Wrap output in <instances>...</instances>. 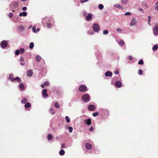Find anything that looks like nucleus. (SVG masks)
<instances>
[{"mask_svg":"<svg viewBox=\"0 0 158 158\" xmlns=\"http://www.w3.org/2000/svg\"><path fill=\"white\" fill-rule=\"evenodd\" d=\"M90 97L87 94L83 95L82 97V99L83 102H88L89 100Z\"/></svg>","mask_w":158,"mask_h":158,"instance_id":"1","label":"nucleus"},{"mask_svg":"<svg viewBox=\"0 0 158 158\" xmlns=\"http://www.w3.org/2000/svg\"><path fill=\"white\" fill-rule=\"evenodd\" d=\"M93 28L94 30L96 32L98 31L100 29L99 25L96 23L93 24Z\"/></svg>","mask_w":158,"mask_h":158,"instance_id":"2","label":"nucleus"},{"mask_svg":"<svg viewBox=\"0 0 158 158\" xmlns=\"http://www.w3.org/2000/svg\"><path fill=\"white\" fill-rule=\"evenodd\" d=\"M25 49L23 48H20L19 50H16L15 52V55H18L20 53H23L25 52Z\"/></svg>","mask_w":158,"mask_h":158,"instance_id":"3","label":"nucleus"},{"mask_svg":"<svg viewBox=\"0 0 158 158\" xmlns=\"http://www.w3.org/2000/svg\"><path fill=\"white\" fill-rule=\"evenodd\" d=\"M153 32L155 35H158V25H156L153 29Z\"/></svg>","mask_w":158,"mask_h":158,"instance_id":"4","label":"nucleus"},{"mask_svg":"<svg viewBox=\"0 0 158 158\" xmlns=\"http://www.w3.org/2000/svg\"><path fill=\"white\" fill-rule=\"evenodd\" d=\"M19 3L17 2H14L11 3L10 6L11 8H13L16 7L18 5Z\"/></svg>","mask_w":158,"mask_h":158,"instance_id":"5","label":"nucleus"},{"mask_svg":"<svg viewBox=\"0 0 158 158\" xmlns=\"http://www.w3.org/2000/svg\"><path fill=\"white\" fill-rule=\"evenodd\" d=\"M79 90L81 92H86L87 90L86 87L84 85H81L79 88Z\"/></svg>","mask_w":158,"mask_h":158,"instance_id":"6","label":"nucleus"},{"mask_svg":"<svg viewBox=\"0 0 158 158\" xmlns=\"http://www.w3.org/2000/svg\"><path fill=\"white\" fill-rule=\"evenodd\" d=\"M115 85L116 87L119 88L122 86V84L121 82L118 81L116 82Z\"/></svg>","mask_w":158,"mask_h":158,"instance_id":"7","label":"nucleus"},{"mask_svg":"<svg viewBox=\"0 0 158 158\" xmlns=\"http://www.w3.org/2000/svg\"><path fill=\"white\" fill-rule=\"evenodd\" d=\"M1 44L2 48H4L7 46V43L6 41L3 40L2 41Z\"/></svg>","mask_w":158,"mask_h":158,"instance_id":"8","label":"nucleus"},{"mask_svg":"<svg viewBox=\"0 0 158 158\" xmlns=\"http://www.w3.org/2000/svg\"><path fill=\"white\" fill-rule=\"evenodd\" d=\"M84 123L88 125H90L91 123L90 119H86L84 121Z\"/></svg>","mask_w":158,"mask_h":158,"instance_id":"9","label":"nucleus"},{"mask_svg":"<svg viewBox=\"0 0 158 158\" xmlns=\"http://www.w3.org/2000/svg\"><path fill=\"white\" fill-rule=\"evenodd\" d=\"M12 81L14 82V81H17L18 82H20L21 81V80L19 77H17L12 79Z\"/></svg>","mask_w":158,"mask_h":158,"instance_id":"10","label":"nucleus"},{"mask_svg":"<svg viewBox=\"0 0 158 158\" xmlns=\"http://www.w3.org/2000/svg\"><path fill=\"white\" fill-rule=\"evenodd\" d=\"M95 106L94 105H90L88 107V109L90 111H93L95 109Z\"/></svg>","mask_w":158,"mask_h":158,"instance_id":"11","label":"nucleus"},{"mask_svg":"<svg viewBox=\"0 0 158 158\" xmlns=\"http://www.w3.org/2000/svg\"><path fill=\"white\" fill-rule=\"evenodd\" d=\"M85 148L88 150H90L92 148V145L89 143H87L85 145Z\"/></svg>","mask_w":158,"mask_h":158,"instance_id":"12","label":"nucleus"},{"mask_svg":"<svg viewBox=\"0 0 158 158\" xmlns=\"http://www.w3.org/2000/svg\"><path fill=\"white\" fill-rule=\"evenodd\" d=\"M47 90L46 89H44L42 90L43 95L44 97H46L48 96V94L46 93Z\"/></svg>","mask_w":158,"mask_h":158,"instance_id":"13","label":"nucleus"},{"mask_svg":"<svg viewBox=\"0 0 158 158\" xmlns=\"http://www.w3.org/2000/svg\"><path fill=\"white\" fill-rule=\"evenodd\" d=\"M136 23V21L135 18H133L131 20L130 23V26H133Z\"/></svg>","mask_w":158,"mask_h":158,"instance_id":"14","label":"nucleus"},{"mask_svg":"<svg viewBox=\"0 0 158 158\" xmlns=\"http://www.w3.org/2000/svg\"><path fill=\"white\" fill-rule=\"evenodd\" d=\"M105 75L106 77H107V76L111 77L112 75V73L111 72H110L109 71H107L105 73Z\"/></svg>","mask_w":158,"mask_h":158,"instance_id":"15","label":"nucleus"},{"mask_svg":"<svg viewBox=\"0 0 158 158\" xmlns=\"http://www.w3.org/2000/svg\"><path fill=\"white\" fill-rule=\"evenodd\" d=\"M92 18V15L91 14H88L86 17V20L87 21H89Z\"/></svg>","mask_w":158,"mask_h":158,"instance_id":"16","label":"nucleus"},{"mask_svg":"<svg viewBox=\"0 0 158 158\" xmlns=\"http://www.w3.org/2000/svg\"><path fill=\"white\" fill-rule=\"evenodd\" d=\"M33 71L31 70H29L27 71V75L29 77H31L33 75Z\"/></svg>","mask_w":158,"mask_h":158,"instance_id":"17","label":"nucleus"},{"mask_svg":"<svg viewBox=\"0 0 158 158\" xmlns=\"http://www.w3.org/2000/svg\"><path fill=\"white\" fill-rule=\"evenodd\" d=\"M19 88L21 90H23L24 89L25 87L23 84L22 83L20 84L19 85Z\"/></svg>","mask_w":158,"mask_h":158,"instance_id":"18","label":"nucleus"},{"mask_svg":"<svg viewBox=\"0 0 158 158\" xmlns=\"http://www.w3.org/2000/svg\"><path fill=\"white\" fill-rule=\"evenodd\" d=\"M158 48V44H156L152 48V50L153 51H155L157 50Z\"/></svg>","mask_w":158,"mask_h":158,"instance_id":"19","label":"nucleus"},{"mask_svg":"<svg viewBox=\"0 0 158 158\" xmlns=\"http://www.w3.org/2000/svg\"><path fill=\"white\" fill-rule=\"evenodd\" d=\"M27 15V13L26 12H20L19 13V16L20 17H21L22 16H25Z\"/></svg>","mask_w":158,"mask_h":158,"instance_id":"20","label":"nucleus"},{"mask_svg":"<svg viewBox=\"0 0 158 158\" xmlns=\"http://www.w3.org/2000/svg\"><path fill=\"white\" fill-rule=\"evenodd\" d=\"M118 44L121 46H123L124 44V41L122 40H118Z\"/></svg>","mask_w":158,"mask_h":158,"instance_id":"21","label":"nucleus"},{"mask_svg":"<svg viewBox=\"0 0 158 158\" xmlns=\"http://www.w3.org/2000/svg\"><path fill=\"white\" fill-rule=\"evenodd\" d=\"M36 60L37 61L39 62L41 59V57L39 56H37L36 57Z\"/></svg>","mask_w":158,"mask_h":158,"instance_id":"22","label":"nucleus"},{"mask_svg":"<svg viewBox=\"0 0 158 158\" xmlns=\"http://www.w3.org/2000/svg\"><path fill=\"white\" fill-rule=\"evenodd\" d=\"M59 153L60 155L63 156L64 155L65 153V152L64 150H61L59 152Z\"/></svg>","mask_w":158,"mask_h":158,"instance_id":"23","label":"nucleus"},{"mask_svg":"<svg viewBox=\"0 0 158 158\" xmlns=\"http://www.w3.org/2000/svg\"><path fill=\"white\" fill-rule=\"evenodd\" d=\"M31 104L29 102H27L26 103L25 105V107L26 108H27L28 107H29L31 106Z\"/></svg>","mask_w":158,"mask_h":158,"instance_id":"24","label":"nucleus"},{"mask_svg":"<svg viewBox=\"0 0 158 158\" xmlns=\"http://www.w3.org/2000/svg\"><path fill=\"white\" fill-rule=\"evenodd\" d=\"M65 119L67 122L69 123L70 121V119L69 118V117L68 116H66L65 117Z\"/></svg>","mask_w":158,"mask_h":158,"instance_id":"25","label":"nucleus"},{"mask_svg":"<svg viewBox=\"0 0 158 158\" xmlns=\"http://www.w3.org/2000/svg\"><path fill=\"white\" fill-rule=\"evenodd\" d=\"M34 46V44L33 43L31 42L30 43V45H29V48L30 49L32 48Z\"/></svg>","mask_w":158,"mask_h":158,"instance_id":"26","label":"nucleus"},{"mask_svg":"<svg viewBox=\"0 0 158 158\" xmlns=\"http://www.w3.org/2000/svg\"><path fill=\"white\" fill-rule=\"evenodd\" d=\"M50 112L52 114H54L55 113V111L52 108H50Z\"/></svg>","mask_w":158,"mask_h":158,"instance_id":"27","label":"nucleus"},{"mask_svg":"<svg viewBox=\"0 0 158 158\" xmlns=\"http://www.w3.org/2000/svg\"><path fill=\"white\" fill-rule=\"evenodd\" d=\"M32 31L34 33H36L37 32L36 30V27L35 25L33 27Z\"/></svg>","mask_w":158,"mask_h":158,"instance_id":"28","label":"nucleus"},{"mask_svg":"<svg viewBox=\"0 0 158 158\" xmlns=\"http://www.w3.org/2000/svg\"><path fill=\"white\" fill-rule=\"evenodd\" d=\"M143 64V60L142 59H141L138 62V64L139 65H142Z\"/></svg>","mask_w":158,"mask_h":158,"instance_id":"29","label":"nucleus"},{"mask_svg":"<svg viewBox=\"0 0 158 158\" xmlns=\"http://www.w3.org/2000/svg\"><path fill=\"white\" fill-rule=\"evenodd\" d=\"M48 19L47 18H45L44 19L42 20V22L44 24V23L46 22L47 21H48ZM48 21H49V20H48Z\"/></svg>","mask_w":158,"mask_h":158,"instance_id":"30","label":"nucleus"},{"mask_svg":"<svg viewBox=\"0 0 158 158\" xmlns=\"http://www.w3.org/2000/svg\"><path fill=\"white\" fill-rule=\"evenodd\" d=\"M55 106L56 108H59L60 107L59 104L57 103H56L55 104Z\"/></svg>","mask_w":158,"mask_h":158,"instance_id":"31","label":"nucleus"},{"mask_svg":"<svg viewBox=\"0 0 158 158\" xmlns=\"http://www.w3.org/2000/svg\"><path fill=\"white\" fill-rule=\"evenodd\" d=\"M52 138V135H48L47 137V139L48 140L51 139Z\"/></svg>","mask_w":158,"mask_h":158,"instance_id":"32","label":"nucleus"},{"mask_svg":"<svg viewBox=\"0 0 158 158\" xmlns=\"http://www.w3.org/2000/svg\"><path fill=\"white\" fill-rule=\"evenodd\" d=\"M27 102V100L25 98L23 99L21 101V102L25 103Z\"/></svg>","mask_w":158,"mask_h":158,"instance_id":"33","label":"nucleus"},{"mask_svg":"<svg viewBox=\"0 0 158 158\" xmlns=\"http://www.w3.org/2000/svg\"><path fill=\"white\" fill-rule=\"evenodd\" d=\"M114 6L116 7L121 8V6L119 4H116L114 5Z\"/></svg>","mask_w":158,"mask_h":158,"instance_id":"34","label":"nucleus"},{"mask_svg":"<svg viewBox=\"0 0 158 158\" xmlns=\"http://www.w3.org/2000/svg\"><path fill=\"white\" fill-rule=\"evenodd\" d=\"M98 114V113L97 112L94 113L93 114V115L94 117L96 116Z\"/></svg>","mask_w":158,"mask_h":158,"instance_id":"35","label":"nucleus"},{"mask_svg":"<svg viewBox=\"0 0 158 158\" xmlns=\"http://www.w3.org/2000/svg\"><path fill=\"white\" fill-rule=\"evenodd\" d=\"M98 7L100 9H102L103 8V5L100 4L98 6Z\"/></svg>","mask_w":158,"mask_h":158,"instance_id":"36","label":"nucleus"},{"mask_svg":"<svg viewBox=\"0 0 158 158\" xmlns=\"http://www.w3.org/2000/svg\"><path fill=\"white\" fill-rule=\"evenodd\" d=\"M13 75L12 74H10L9 75V76L8 78L9 79H12V78L13 77Z\"/></svg>","mask_w":158,"mask_h":158,"instance_id":"37","label":"nucleus"},{"mask_svg":"<svg viewBox=\"0 0 158 158\" xmlns=\"http://www.w3.org/2000/svg\"><path fill=\"white\" fill-rule=\"evenodd\" d=\"M108 30H104L103 31V34H105V35L107 34H108Z\"/></svg>","mask_w":158,"mask_h":158,"instance_id":"38","label":"nucleus"},{"mask_svg":"<svg viewBox=\"0 0 158 158\" xmlns=\"http://www.w3.org/2000/svg\"><path fill=\"white\" fill-rule=\"evenodd\" d=\"M19 30H20L21 31H22L24 30V27L23 26H21L19 27Z\"/></svg>","mask_w":158,"mask_h":158,"instance_id":"39","label":"nucleus"},{"mask_svg":"<svg viewBox=\"0 0 158 158\" xmlns=\"http://www.w3.org/2000/svg\"><path fill=\"white\" fill-rule=\"evenodd\" d=\"M68 128H69V129L70 132V133L72 132L73 130V128L71 127H68Z\"/></svg>","mask_w":158,"mask_h":158,"instance_id":"40","label":"nucleus"},{"mask_svg":"<svg viewBox=\"0 0 158 158\" xmlns=\"http://www.w3.org/2000/svg\"><path fill=\"white\" fill-rule=\"evenodd\" d=\"M49 84V82L47 81L45 82L44 83V85L45 86H48Z\"/></svg>","mask_w":158,"mask_h":158,"instance_id":"41","label":"nucleus"},{"mask_svg":"<svg viewBox=\"0 0 158 158\" xmlns=\"http://www.w3.org/2000/svg\"><path fill=\"white\" fill-rule=\"evenodd\" d=\"M143 71L141 70H139L138 71V74L139 75L142 74Z\"/></svg>","mask_w":158,"mask_h":158,"instance_id":"42","label":"nucleus"},{"mask_svg":"<svg viewBox=\"0 0 158 158\" xmlns=\"http://www.w3.org/2000/svg\"><path fill=\"white\" fill-rule=\"evenodd\" d=\"M24 59L23 57H21L20 58V61L21 62H23L24 61Z\"/></svg>","mask_w":158,"mask_h":158,"instance_id":"43","label":"nucleus"},{"mask_svg":"<svg viewBox=\"0 0 158 158\" xmlns=\"http://www.w3.org/2000/svg\"><path fill=\"white\" fill-rule=\"evenodd\" d=\"M48 23L47 26L48 28H49L51 27V24L50 23H48Z\"/></svg>","mask_w":158,"mask_h":158,"instance_id":"44","label":"nucleus"},{"mask_svg":"<svg viewBox=\"0 0 158 158\" xmlns=\"http://www.w3.org/2000/svg\"><path fill=\"white\" fill-rule=\"evenodd\" d=\"M94 34V32L93 31L91 32H88V34L90 35H93Z\"/></svg>","mask_w":158,"mask_h":158,"instance_id":"45","label":"nucleus"},{"mask_svg":"<svg viewBox=\"0 0 158 158\" xmlns=\"http://www.w3.org/2000/svg\"><path fill=\"white\" fill-rule=\"evenodd\" d=\"M9 16L10 18H11L13 16V14L12 13H10L9 14Z\"/></svg>","mask_w":158,"mask_h":158,"instance_id":"46","label":"nucleus"},{"mask_svg":"<svg viewBox=\"0 0 158 158\" xmlns=\"http://www.w3.org/2000/svg\"><path fill=\"white\" fill-rule=\"evenodd\" d=\"M127 2V0H122V2L123 3H126Z\"/></svg>","mask_w":158,"mask_h":158,"instance_id":"47","label":"nucleus"},{"mask_svg":"<svg viewBox=\"0 0 158 158\" xmlns=\"http://www.w3.org/2000/svg\"><path fill=\"white\" fill-rule=\"evenodd\" d=\"M61 148H65V145L64 144H62L61 145Z\"/></svg>","mask_w":158,"mask_h":158,"instance_id":"48","label":"nucleus"},{"mask_svg":"<svg viewBox=\"0 0 158 158\" xmlns=\"http://www.w3.org/2000/svg\"><path fill=\"white\" fill-rule=\"evenodd\" d=\"M27 8L26 7H24L22 8V10L23 11H25L27 10Z\"/></svg>","mask_w":158,"mask_h":158,"instance_id":"49","label":"nucleus"},{"mask_svg":"<svg viewBox=\"0 0 158 158\" xmlns=\"http://www.w3.org/2000/svg\"><path fill=\"white\" fill-rule=\"evenodd\" d=\"M119 71L118 70H116L114 72V73L116 74H117L118 73Z\"/></svg>","mask_w":158,"mask_h":158,"instance_id":"50","label":"nucleus"},{"mask_svg":"<svg viewBox=\"0 0 158 158\" xmlns=\"http://www.w3.org/2000/svg\"><path fill=\"white\" fill-rule=\"evenodd\" d=\"M93 128L92 127H91L89 129V130L90 131H93Z\"/></svg>","mask_w":158,"mask_h":158,"instance_id":"51","label":"nucleus"},{"mask_svg":"<svg viewBox=\"0 0 158 158\" xmlns=\"http://www.w3.org/2000/svg\"><path fill=\"white\" fill-rule=\"evenodd\" d=\"M89 0H81V2H84L88 1Z\"/></svg>","mask_w":158,"mask_h":158,"instance_id":"52","label":"nucleus"},{"mask_svg":"<svg viewBox=\"0 0 158 158\" xmlns=\"http://www.w3.org/2000/svg\"><path fill=\"white\" fill-rule=\"evenodd\" d=\"M139 10L141 11V12H143V9H142V8H139Z\"/></svg>","mask_w":158,"mask_h":158,"instance_id":"53","label":"nucleus"},{"mask_svg":"<svg viewBox=\"0 0 158 158\" xmlns=\"http://www.w3.org/2000/svg\"><path fill=\"white\" fill-rule=\"evenodd\" d=\"M117 31L121 32L122 31V30L121 29L118 28V29H117Z\"/></svg>","mask_w":158,"mask_h":158,"instance_id":"54","label":"nucleus"},{"mask_svg":"<svg viewBox=\"0 0 158 158\" xmlns=\"http://www.w3.org/2000/svg\"><path fill=\"white\" fill-rule=\"evenodd\" d=\"M151 18V16H148V22H150L151 21V20H150Z\"/></svg>","mask_w":158,"mask_h":158,"instance_id":"55","label":"nucleus"},{"mask_svg":"<svg viewBox=\"0 0 158 158\" xmlns=\"http://www.w3.org/2000/svg\"><path fill=\"white\" fill-rule=\"evenodd\" d=\"M132 59V57L131 56H129V60H131Z\"/></svg>","mask_w":158,"mask_h":158,"instance_id":"56","label":"nucleus"},{"mask_svg":"<svg viewBox=\"0 0 158 158\" xmlns=\"http://www.w3.org/2000/svg\"><path fill=\"white\" fill-rule=\"evenodd\" d=\"M20 64L21 65L23 66L25 65V63H20Z\"/></svg>","mask_w":158,"mask_h":158,"instance_id":"57","label":"nucleus"},{"mask_svg":"<svg viewBox=\"0 0 158 158\" xmlns=\"http://www.w3.org/2000/svg\"><path fill=\"white\" fill-rule=\"evenodd\" d=\"M125 15H128V12H127L124 14Z\"/></svg>","mask_w":158,"mask_h":158,"instance_id":"58","label":"nucleus"},{"mask_svg":"<svg viewBox=\"0 0 158 158\" xmlns=\"http://www.w3.org/2000/svg\"><path fill=\"white\" fill-rule=\"evenodd\" d=\"M40 29L39 28H38L37 29V30H36V31H37V32L39 31H40Z\"/></svg>","mask_w":158,"mask_h":158,"instance_id":"59","label":"nucleus"},{"mask_svg":"<svg viewBox=\"0 0 158 158\" xmlns=\"http://www.w3.org/2000/svg\"><path fill=\"white\" fill-rule=\"evenodd\" d=\"M156 9L157 11H158V5L156 6Z\"/></svg>","mask_w":158,"mask_h":158,"instance_id":"60","label":"nucleus"},{"mask_svg":"<svg viewBox=\"0 0 158 158\" xmlns=\"http://www.w3.org/2000/svg\"><path fill=\"white\" fill-rule=\"evenodd\" d=\"M41 86L42 87V88H44V85H43L42 84V85H41Z\"/></svg>","mask_w":158,"mask_h":158,"instance_id":"61","label":"nucleus"},{"mask_svg":"<svg viewBox=\"0 0 158 158\" xmlns=\"http://www.w3.org/2000/svg\"><path fill=\"white\" fill-rule=\"evenodd\" d=\"M150 22H148V23L150 25H151V23H150Z\"/></svg>","mask_w":158,"mask_h":158,"instance_id":"62","label":"nucleus"},{"mask_svg":"<svg viewBox=\"0 0 158 158\" xmlns=\"http://www.w3.org/2000/svg\"><path fill=\"white\" fill-rule=\"evenodd\" d=\"M156 5H157L158 4V1L157 2H156V4H155Z\"/></svg>","mask_w":158,"mask_h":158,"instance_id":"63","label":"nucleus"},{"mask_svg":"<svg viewBox=\"0 0 158 158\" xmlns=\"http://www.w3.org/2000/svg\"><path fill=\"white\" fill-rule=\"evenodd\" d=\"M131 13L129 12V15H131Z\"/></svg>","mask_w":158,"mask_h":158,"instance_id":"64","label":"nucleus"}]
</instances>
